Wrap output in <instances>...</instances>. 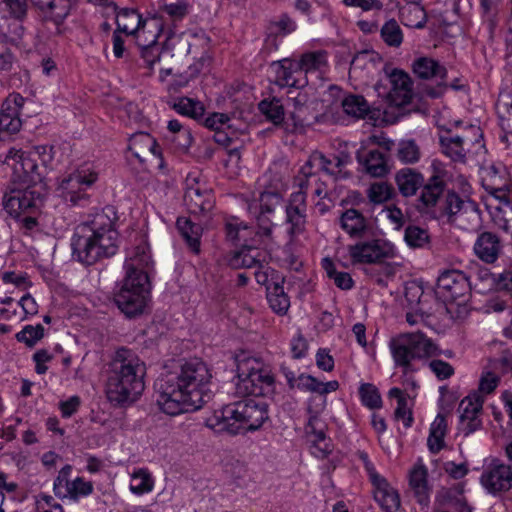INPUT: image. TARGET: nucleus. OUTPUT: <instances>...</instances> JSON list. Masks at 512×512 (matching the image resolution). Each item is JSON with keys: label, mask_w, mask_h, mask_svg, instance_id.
Instances as JSON below:
<instances>
[{"label": "nucleus", "mask_w": 512, "mask_h": 512, "mask_svg": "<svg viewBox=\"0 0 512 512\" xmlns=\"http://www.w3.org/2000/svg\"><path fill=\"white\" fill-rule=\"evenodd\" d=\"M70 487L65 494V498L77 501L81 497L89 496L94 491L91 481H86L83 477H76L69 484Z\"/></svg>", "instance_id": "obj_42"}, {"label": "nucleus", "mask_w": 512, "mask_h": 512, "mask_svg": "<svg viewBox=\"0 0 512 512\" xmlns=\"http://www.w3.org/2000/svg\"><path fill=\"white\" fill-rule=\"evenodd\" d=\"M155 147V139L148 133H138L133 135L130 140L129 149L133 151V155L138 158L140 161H143L141 152L143 148H153Z\"/></svg>", "instance_id": "obj_50"}, {"label": "nucleus", "mask_w": 512, "mask_h": 512, "mask_svg": "<svg viewBox=\"0 0 512 512\" xmlns=\"http://www.w3.org/2000/svg\"><path fill=\"white\" fill-rule=\"evenodd\" d=\"M472 285V276L456 269L444 271L437 280L438 289L445 297L453 300L469 293Z\"/></svg>", "instance_id": "obj_15"}, {"label": "nucleus", "mask_w": 512, "mask_h": 512, "mask_svg": "<svg viewBox=\"0 0 512 512\" xmlns=\"http://www.w3.org/2000/svg\"><path fill=\"white\" fill-rule=\"evenodd\" d=\"M43 336L44 327L41 324L36 326L27 325L16 334V339L25 343L28 347H33Z\"/></svg>", "instance_id": "obj_49"}, {"label": "nucleus", "mask_w": 512, "mask_h": 512, "mask_svg": "<svg viewBox=\"0 0 512 512\" xmlns=\"http://www.w3.org/2000/svg\"><path fill=\"white\" fill-rule=\"evenodd\" d=\"M97 173L88 169H77L60 179L58 190L61 197L73 206L82 205L88 195L85 190L97 180Z\"/></svg>", "instance_id": "obj_11"}, {"label": "nucleus", "mask_w": 512, "mask_h": 512, "mask_svg": "<svg viewBox=\"0 0 512 512\" xmlns=\"http://www.w3.org/2000/svg\"><path fill=\"white\" fill-rule=\"evenodd\" d=\"M412 72L416 77L422 80L436 79L439 80L437 89H432L428 94L437 98L443 94L448 85L445 82L447 77V69L445 66L440 64L439 61L427 57L420 56L416 58L411 65Z\"/></svg>", "instance_id": "obj_14"}, {"label": "nucleus", "mask_w": 512, "mask_h": 512, "mask_svg": "<svg viewBox=\"0 0 512 512\" xmlns=\"http://www.w3.org/2000/svg\"><path fill=\"white\" fill-rule=\"evenodd\" d=\"M258 108L267 119L273 122L275 125H281L284 123V106L280 99H264L258 104Z\"/></svg>", "instance_id": "obj_37"}, {"label": "nucleus", "mask_w": 512, "mask_h": 512, "mask_svg": "<svg viewBox=\"0 0 512 512\" xmlns=\"http://www.w3.org/2000/svg\"><path fill=\"white\" fill-rule=\"evenodd\" d=\"M374 499L385 512H397L400 509V497L384 477L372 482Z\"/></svg>", "instance_id": "obj_22"}, {"label": "nucleus", "mask_w": 512, "mask_h": 512, "mask_svg": "<svg viewBox=\"0 0 512 512\" xmlns=\"http://www.w3.org/2000/svg\"><path fill=\"white\" fill-rule=\"evenodd\" d=\"M281 203L282 197L278 192H263L259 198L260 212L263 214H271Z\"/></svg>", "instance_id": "obj_56"}, {"label": "nucleus", "mask_w": 512, "mask_h": 512, "mask_svg": "<svg viewBox=\"0 0 512 512\" xmlns=\"http://www.w3.org/2000/svg\"><path fill=\"white\" fill-rule=\"evenodd\" d=\"M358 160L373 177H383L389 171L385 155L378 150H370L363 160L359 156Z\"/></svg>", "instance_id": "obj_31"}, {"label": "nucleus", "mask_w": 512, "mask_h": 512, "mask_svg": "<svg viewBox=\"0 0 512 512\" xmlns=\"http://www.w3.org/2000/svg\"><path fill=\"white\" fill-rule=\"evenodd\" d=\"M230 118L224 113H213L204 120V126L208 129L218 131L220 130Z\"/></svg>", "instance_id": "obj_64"}, {"label": "nucleus", "mask_w": 512, "mask_h": 512, "mask_svg": "<svg viewBox=\"0 0 512 512\" xmlns=\"http://www.w3.org/2000/svg\"><path fill=\"white\" fill-rule=\"evenodd\" d=\"M300 72L305 74L321 71L327 66V53L323 50L304 53L299 61H296Z\"/></svg>", "instance_id": "obj_33"}, {"label": "nucleus", "mask_w": 512, "mask_h": 512, "mask_svg": "<svg viewBox=\"0 0 512 512\" xmlns=\"http://www.w3.org/2000/svg\"><path fill=\"white\" fill-rule=\"evenodd\" d=\"M320 386L321 381H319L317 378L302 373L298 376V382L295 387H297L299 390L319 393Z\"/></svg>", "instance_id": "obj_60"}, {"label": "nucleus", "mask_w": 512, "mask_h": 512, "mask_svg": "<svg viewBox=\"0 0 512 512\" xmlns=\"http://www.w3.org/2000/svg\"><path fill=\"white\" fill-rule=\"evenodd\" d=\"M173 108L184 116H189L193 119H200L204 115V106L201 102L193 100L188 97H181L173 104Z\"/></svg>", "instance_id": "obj_40"}, {"label": "nucleus", "mask_w": 512, "mask_h": 512, "mask_svg": "<svg viewBox=\"0 0 512 512\" xmlns=\"http://www.w3.org/2000/svg\"><path fill=\"white\" fill-rule=\"evenodd\" d=\"M23 17L11 16L0 25V33L12 44H18L25 32Z\"/></svg>", "instance_id": "obj_35"}, {"label": "nucleus", "mask_w": 512, "mask_h": 512, "mask_svg": "<svg viewBox=\"0 0 512 512\" xmlns=\"http://www.w3.org/2000/svg\"><path fill=\"white\" fill-rule=\"evenodd\" d=\"M296 30L295 21L286 13L282 14L277 21L269 25L270 34L285 36Z\"/></svg>", "instance_id": "obj_52"}, {"label": "nucleus", "mask_w": 512, "mask_h": 512, "mask_svg": "<svg viewBox=\"0 0 512 512\" xmlns=\"http://www.w3.org/2000/svg\"><path fill=\"white\" fill-rule=\"evenodd\" d=\"M149 27L154 28L157 33L153 34L152 39L147 41V38L142 39L144 35H139L136 39L139 53L145 64L149 69H152L154 64L160 60L161 48L157 43V39L162 31V26L157 18L149 20Z\"/></svg>", "instance_id": "obj_20"}, {"label": "nucleus", "mask_w": 512, "mask_h": 512, "mask_svg": "<svg viewBox=\"0 0 512 512\" xmlns=\"http://www.w3.org/2000/svg\"><path fill=\"white\" fill-rule=\"evenodd\" d=\"M395 418L397 420H402L405 427H410L413 422L412 412L408 407L407 398H402L397 403V408L395 410Z\"/></svg>", "instance_id": "obj_62"}, {"label": "nucleus", "mask_w": 512, "mask_h": 512, "mask_svg": "<svg viewBox=\"0 0 512 512\" xmlns=\"http://www.w3.org/2000/svg\"><path fill=\"white\" fill-rule=\"evenodd\" d=\"M465 137L441 135L439 137L440 146L444 154L450 157L453 161L464 162L466 158V151L464 149Z\"/></svg>", "instance_id": "obj_29"}, {"label": "nucleus", "mask_w": 512, "mask_h": 512, "mask_svg": "<svg viewBox=\"0 0 512 512\" xmlns=\"http://www.w3.org/2000/svg\"><path fill=\"white\" fill-rule=\"evenodd\" d=\"M116 23L118 33L135 35L136 39L139 35H145L144 27L149 25V21L143 20L136 10L129 8H123L117 13Z\"/></svg>", "instance_id": "obj_23"}, {"label": "nucleus", "mask_w": 512, "mask_h": 512, "mask_svg": "<svg viewBox=\"0 0 512 512\" xmlns=\"http://www.w3.org/2000/svg\"><path fill=\"white\" fill-rule=\"evenodd\" d=\"M393 193V188L385 182L374 183L367 190V196L374 204H382L388 201Z\"/></svg>", "instance_id": "obj_47"}, {"label": "nucleus", "mask_w": 512, "mask_h": 512, "mask_svg": "<svg viewBox=\"0 0 512 512\" xmlns=\"http://www.w3.org/2000/svg\"><path fill=\"white\" fill-rule=\"evenodd\" d=\"M275 72V83L280 87H291L300 89L307 85V80L300 81L294 77L295 73L300 72L295 60L284 58L271 63Z\"/></svg>", "instance_id": "obj_19"}, {"label": "nucleus", "mask_w": 512, "mask_h": 512, "mask_svg": "<svg viewBox=\"0 0 512 512\" xmlns=\"http://www.w3.org/2000/svg\"><path fill=\"white\" fill-rule=\"evenodd\" d=\"M427 476V468L423 464L415 465L409 475V485L414 492L417 502L422 506H428L430 499V487Z\"/></svg>", "instance_id": "obj_26"}, {"label": "nucleus", "mask_w": 512, "mask_h": 512, "mask_svg": "<svg viewBox=\"0 0 512 512\" xmlns=\"http://www.w3.org/2000/svg\"><path fill=\"white\" fill-rule=\"evenodd\" d=\"M236 363V393L239 396H264L272 391L273 376L256 358L242 353L235 357Z\"/></svg>", "instance_id": "obj_7"}, {"label": "nucleus", "mask_w": 512, "mask_h": 512, "mask_svg": "<svg viewBox=\"0 0 512 512\" xmlns=\"http://www.w3.org/2000/svg\"><path fill=\"white\" fill-rule=\"evenodd\" d=\"M352 263L371 264L395 256L394 246L382 239L360 241L348 246Z\"/></svg>", "instance_id": "obj_13"}, {"label": "nucleus", "mask_w": 512, "mask_h": 512, "mask_svg": "<svg viewBox=\"0 0 512 512\" xmlns=\"http://www.w3.org/2000/svg\"><path fill=\"white\" fill-rule=\"evenodd\" d=\"M76 0H46L39 10L54 22H62L69 14Z\"/></svg>", "instance_id": "obj_32"}, {"label": "nucleus", "mask_w": 512, "mask_h": 512, "mask_svg": "<svg viewBox=\"0 0 512 512\" xmlns=\"http://www.w3.org/2000/svg\"><path fill=\"white\" fill-rule=\"evenodd\" d=\"M395 181L404 197L414 196L420 189L415 207L421 215L436 220L446 218L447 222L453 223L463 209L464 200L455 191L446 189V183L438 173L425 180L419 171L403 168L396 173Z\"/></svg>", "instance_id": "obj_2"}, {"label": "nucleus", "mask_w": 512, "mask_h": 512, "mask_svg": "<svg viewBox=\"0 0 512 512\" xmlns=\"http://www.w3.org/2000/svg\"><path fill=\"white\" fill-rule=\"evenodd\" d=\"M116 213L113 207H105L92 218L79 224L71 239L73 259L92 265L103 258L116 254L118 231L115 228Z\"/></svg>", "instance_id": "obj_3"}, {"label": "nucleus", "mask_w": 512, "mask_h": 512, "mask_svg": "<svg viewBox=\"0 0 512 512\" xmlns=\"http://www.w3.org/2000/svg\"><path fill=\"white\" fill-rule=\"evenodd\" d=\"M146 365L135 351L118 348L107 368L106 394L111 403L125 406L135 402L145 388Z\"/></svg>", "instance_id": "obj_4"}, {"label": "nucleus", "mask_w": 512, "mask_h": 512, "mask_svg": "<svg viewBox=\"0 0 512 512\" xmlns=\"http://www.w3.org/2000/svg\"><path fill=\"white\" fill-rule=\"evenodd\" d=\"M383 41L392 47H399L403 41L402 30L396 20L387 21L381 28Z\"/></svg>", "instance_id": "obj_46"}, {"label": "nucleus", "mask_w": 512, "mask_h": 512, "mask_svg": "<svg viewBox=\"0 0 512 512\" xmlns=\"http://www.w3.org/2000/svg\"><path fill=\"white\" fill-rule=\"evenodd\" d=\"M323 267L326 270L327 276L334 280L335 285L342 290H349L353 287L354 281L349 273L338 272L332 261L324 259Z\"/></svg>", "instance_id": "obj_43"}, {"label": "nucleus", "mask_w": 512, "mask_h": 512, "mask_svg": "<svg viewBox=\"0 0 512 512\" xmlns=\"http://www.w3.org/2000/svg\"><path fill=\"white\" fill-rule=\"evenodd\" d=\"M22 122L20 117H12L7 115H0V131L7 139L11 134L18 132L21 128Z\"/></svg>", "instance_id": "obj_58"}, {"label": "nucleus", "mask_w": 512, "mask_h": 512, "mask_svg": "<svg viewBox=\"0 0 512 512\" xmlns=\"http://www.w3.org/2000/svg\"><path fill=\"white\" fill-rule=\"evenodd\" d=\"M484 398L478 393H473L465 397L460 405L459 431L465 436L470 435L481 427L479 414L482 411Z\"/></svg>", "instance_id": "obj_16"}, {"label": "nucleus", "mask_w": 512, "mask_h": 512, "mask_svg": "<svg viewBox=\"0 0 512 512\" xmlns=\"http://www.w3.org/2000/svg\"><path fill=\"white\" fill-rule=\"evenodd\" d=\"M153 488V480L149 473L139 470L132 475L130 482V490L135 494H143L151 491Z\"/></svg>", "instance_id": "obj_48"}, {"label": "nucleus", "mask_w": 512, "mask_h": 512, "mask_svg": "<svg viewBox=\"0 0 512 512\" xmlns=\"http://www.w3.org/2000/svg\"><path fill=\"white\" fill-rule=\"evenodd\" d=\"M480 483L487 493L501 496L512 489V466L492 458L481 473Z\"/></svg>", "instance_id": "obj_12"}, {"label": "nucleus", "mask_w": 512, "mask_h": 512, "mask_svg": "<svg viewBox=\"0 0 512 512\" xmlns=\"http://www.w3.org/2000/svg\"><path fill=\"white\" fill-rule=\"evenodd\" d=\"M176 225L191 250L198 253L200 250L199 247L202 227L187 218H178Z\"/></svg>", "instance_id": "obj_30"}, {"label": "nucleus", "mask_w": 512, "mask_h": 512, "mask_svg": "<svg viewBox=\"0 0 512 512\" xmlns=\"http://www.w3.org/2000/svg\"><path fill=\"white\" fill-rule=\"evenodd\" d=\"M307 100L306 93L297 89L288 91V107L292 106V110L289 111L288 120L285 122L287 131L294 132L306 124Z\"/></svg>", "instance_id": "obj_18"}, {"label": "nucleus", "mask_w": 512, "mask_h": 512, "mask_svg": "<svg viewBox=\"0 0 512 512\" xmlns=\"http://www.w3.org/2000/svg\"><path fill=\"white\" fill-rule=\"evenodd\" d=\"M359 395L363 405L370 409H379L382 406V398L378 388L371 383H363L359 388Z\"/></svg>", "instance_id": "obj_45"}, {"label": "nucleus", "mask_w": 512, "mask_h": 512, "mask_svg": "<svg viewBox=\"0 0 512 512\" xmlns=\"http://www.w3.org/2000/svg\"><path fill=\"white\" fill-rule=\"evenodd\" d=\"M285 211L286 215H306V194L302 190L292 193Z\"/></svg>", "instance_id": "obj_53"}, {"label": "nucleus", "mask_w": 512, "mask_h": 512, "mask_svg": "<svg viewBox=\"0 0 512 512\" xmlns=\"http://www.w3.org/2000/svg\"><path fill=\"white\" fill-rule=\"evenodd\" d=\"M268 419V404L260 398H247L215 410L205 425L215 433L237 435L243 428L259 429Z\"/></svg>", "instance_id": "obj_6"}, {"label": "nucleus", "mask_w": 512, "mask_h": 512, "mask_svg": "<svg viewBox=\"0 0 512 512\" xmlns=\"http://www.w3.org/2000/svg\"><path fill=\"white\" fill-rule=\"evenodd\" d=\"M429 367L439 380L448 379L454 373L453 367L443 360H432Z\"/></svg>", "instance_id": "obj_61"}, {"label": "nucleus", "mask_w": 512, "mask_h": 512, "mask_svg": "<svg viewBox=\"0 0 512 512\" xmlns=\"http://www.w3.org/2000/svg\"><path fill=\"white\" fill-rule=\"evenodd\" d=\"M184 203L191 214H205L214 207V197L211 190L199 186L195 178H189Z\"/></svg>", "instance_id": "obj_17"}, {"label": "nucleus", "mask_w": 512, "mask_h": 512, "mask_svg": "<svg viewBox=\"0 0 512 512\" xmlns=\"http://www.w3.org/2000/svg\"><path fill=\"white\" fill-rule=\"evenodd\" d=\"M424 296V290L420 283L416 281L408 282L405 286V299L410 306L423 307L422 297Z\"/></svg>", "instance_id": "obj_54"}, {"label": "nucleus", "mask_w": 512, "mask_h": 512, "mask_svg": "<svg viewBox=\"0 0 512 512\" xmlns=\"http://www.w3.org/2000/svg\"><path fill=\"white\" fill-rule=\"evenodd\" d=\"M264 263H266V253L250 245H243L228 259V264L233 269L253 267L262 269Z\"/></svg>", "instance_id": "obj_21"}, {"label": "nucleus", "mask_w": 512, "mask_h": 512, "mask_svg": "<svg viewBox=\"0 0 512 512\" xmlns=\"http://www.w3.org/2000/svg\"><path fill=\"white\" fill-rule=\"evenodd\" d=\"M396 156L404 164H414L420 160L421 150L415 140L403 139L397 144Z\"/></svg>", "instance_id": "obj_36"}, {"label": "nucleus", "mask_w": 512, "mask_h": 512, "mask_svg": "<svg viewBox=\"0 0 512 512\" xmlns=\"http://www.w3.org/2000/svg\"><path fill=\"white\" fill-rule=\"evenodd\" d=\"M5 163L13 170L12 179L20 184L39 187L43 184V168L40 169L37 159L29 152L10 149Z\"/></svg>", "instance_id": "obj_9"}, {"label": "nucleus", "mask_w": 512, "mask_h": 512, "mask_svg": "<svg viewBox=\"0 0 512 512\" xmlns=\"http://www.w3.org/2000/svg\"><path fill=\"white\" fill-rule=\"evenodd\" d=\"M498 383L499 377L492 372H487L480 379L479 390L482 393L489 394L496 389Z\"/></svg>", "instance_id": "obj_63"}, {"label": "nucleus", "mask_w": 512, "mask_h": 512, "mask_svg": "<svg viewBox=\"0 0 512 512\" xmlns=\"http://www.w3.org/2000/svg\"><path fill=\"white\" fill-rule=\"evenodd\" d=\"M343 111L354 118L360 119L370 112V106L361 95L350 94L342 100Z\"/></svg>", "instance_id": "obj_34"}, {"label": "nucleus", "mask_w": 512, "mask_h": 512, "mask_svg": "<svg viewBox=\"0 0 512 512\" xmlns=\"http://www.w3.org/2000/svg\"><path fill=\"white\" fill-rule=\"evenodd\" d=\"M339 224L351 238L361 239L369 230L367 219L354 208L347 209L341 214Z\"/></svg>", "instance_id": "obj_24"}, {"label": "nucleus", "mask_w": 512, "mask_h": 512, "mask_svg": "<svg viewBox=\"0 0 512 512\" xmlns=\"http://www.w3.org/2000/svg\"><path fill=\"white\" fill-rule=\"evenodd\" d=\"M496 109L502 128H512V94L500 95L496 103Z\"/></svg>", "instance_id": "obj_44"}, {"label": "nucleus", "mask_w": 512, "mask_h": 512, "mask_svg": "<svg viewBox=\"0 0 512 512\" xmlns=\"http://www.w3.org/2000/svg\"><path fill=\"white\" fill-rule=\"evenodd\" d=\"M45 195V185L39 187L27 185L24 189H12L5 194L3 205L5 210L13 217H20L25 213H32L38 209Z\"/></svg>", "instance_id": "obj_10"}, {"label": "nucleus", "mask_w": 512, "mask_h": 512, "mask_svg": "<svg viewBox=\"0 0 512 512\" xmlns=\"http://www.w3.org/2000/svg\"><path fill=\"white\" fill-rule=\"evenodd\" d=\"M401 16L409 21L406 25L417 29L423 28L427 21L424 8L416 3L404 7L401 10Z\"/></svg>", "instance_id": "obj_41"}, {"label": "nucleus", "mask_w": 512, "mask_h": 512, "mask_svg": "<svg viewBox=\"0 0 512 512\" xmlns=\"http://www.w3.org/2000/svg\"><path fill=\"white\" fill-rule=\"evenodd\" d=\"M151 256L146 244L134 248L133 254L125 262L126 277L119 292L114 296L117 307L127 317L141 314L150 293L148 268Z\"/></svg>", "instance_id": "obj_5"}, {"label": "nucleus", "mask_w": 512, "mask_h": 512, "mask_svg": "<svg viewBox=\"0 0 512 512\" xmlns=\"http://www.w3.org/2000/svg\"><path fill=\"white\" fill-rule=\"evenodd\" d=\"M500 249L501 245L498 236L491 232L481 233L474 244L476 255L486 263L495 262Z\"/></svg>", "instance_id": "obj_25"}, {"label": "nucleus", "mask_w": 512, "mask_h": 512, "mask_svg": "<svg viewBox=\"0 0 512 512\" xmlns=\"http://www.w3.org/2000/svg\"><path fill=\"white\" fill-rule=\"evenodd\" d=\"M404 239L411 248H425L430 244V235L426 229L409 225L405 229Z\"/></svg>", "instance_id": "obj_39"}, {"label": "nucleus", "mask_w": 512, "mask_h": 512, "mask_svg": "<svg viewBox=\"0 0 512 512\" xmlns=\"http://www.w3.org/2000/svg\"><path fill=\"white\" fill-rule=\"evenodd\" d=\"M267 300L271 309L277 314H285L290 307V300L282 285L275 283L268 288Z\"/></svg>", "instance_id": "obj_38"}, {"label": "nucleus", "mask_w": 512, "mask_h": 512, "mask_svg": "<svg viewBox=\"0 0 512 512\" xmlns=\"http://www.w3.org/2000/svg\"><path fill=\"white\" fill-rule=\"evenodd\" d=\"M496 226L512 237V208L499 210L494 216Z\"/></svg>", "instance_id": "obj_59"}, {"label": "nucleus", "mask_w": 512, "mask_h": 512, "mask_svg": "<svg viewBox=\"0 0 512 512\" xmlns=\"http://www.w3.org/2000/svg\"><path fill=\"white\" fill-rule=\"evenodd\" d=\"M168 130L173 134H177V138L173 139V141H177L179 147L183 149L190 147L192 143L191 133L189 130L183 129L178 120H170L168 122Z\"/></svg>", "instance_id": "obj_55"}, {"label": "nucleus", "mask_w": 512, "mask_h": 512, "mask_svg": "<svg viewBox=\"0 0 512 512\" xmlns=\"http://www.w3.org/2000/svg\"><path fill=\"white\" fill-rule=\"evenodd\" d=\"M211 378L202 360L189 359L158 379L157 405L170 416L196 411L213 397Z\"/></svg>", "instance_id": "obj_1"}, {"label": "nucleus", "mask_w": 512, "mask_h": 512, "mask_svg": "<svg viewBox=\"0 0 512 512\" xmlns=\"http://www.w3.org/2000/svg\"><path fill=\"white\" fill-rule=\"evenodd\" d=\"M286 223L289 224L287 233L290 241L305 231L306 215H286Z\"/></svg>", "instance_id": "obj_57"}, {"label": "nucleus", "mask_w": 512, "mask_h": 512, "mask_svg": "<svg viewBox=\"0 0 512 512\" xmlns=\"http://www.w3.org/2000/svg\"><path fill=\"white\" fill-rule=\"evenodd\" d=\"M389 346L395 365L401 367L404 374L413 370V360L429 358L438 353L436 344L421 332L401 334L391 339Z\"/></svg>", "instance_id": "obj_8"}, {"label": "nucleus", "mask_w": 512, "mask_h": 512, "mask_svg": "<svg viewBox=\"0 0 512 512\" xmlns=\"http://www.w3.org/2000/svg\"><path fill=\"white\" fill-rule=\"evenodd\" d=\"M73 467L70 464L65 465L62 467V469L58 472L57 477L54 480L53 484V491L54 494L58 498H65V494L67 490L70 487V483L72 480H70V475L72 473Z\"/></svg>", "instance_id": "obj_51"}, {"label": "nucleus", "mask_w": 512, "mask_h": 512, "mask_svg": "<svg viewBox=\"0 0 512 512\" xmlns=\"http://www.w3.org/2000/svg\"><path fill=\"white\" fill-rule=\"evenodd\" d=\"M391 83V93L400 98L401 104H406L411 100L412 81L409 75L400 69H392L388 73Z\"/></svg>", "instance_id": "obj_28"}, {"label": "nucleus", "mask_w": 512, "mask_h": 512, "mask_svg": "<svg viewBox=\"0 0 512 512\" xmlns=\"http://www.w3.org/2000/svg\"><path fill=\"white\" fill-rule=\"evenodd\" d=\"M440 498L439 506L433 512H471L462 490L458 488L444 490Z\"/></svg>", "instance_id": "obj_27"}]
</instances>
